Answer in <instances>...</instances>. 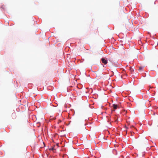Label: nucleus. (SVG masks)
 Listing matches in <instances>:
<instances>
[{
  "label": "nucleus",
  "instance_id": "2",
  "mask_svg": "<svg viewBox=\"0 0 158 158\" xmlns=\"http://www.w3.org/2000/svg\"><path fill=\"white\" fill-rule=\"evenodd\" d=\"M112 107L114 110L116 109L118 107V105L115 104H114L113 105Z\"/></svg>",
  "mask_w": 158,
  "mask_h": 158
},
{
  "label": "nucleus",
  "instance_id": "1",
  "mask_svg": "<svg viewBox=\"0 0 158 158\" xmlns=\"http://www.w3.org/2000/svg\"><path fill=\"white\" fill-rule=\"evenodd\" d=\"M101 61L104 64H106L107 63V60L106 59L104 58H102L101 59Z\"/></svg>",
  "mask_w": 158,
  "mask_h": 158
},
{
  "label": "nucleus",
  "instance_id": "3",
  "mask_svg": "<svg viewBox=\"0 0 158 158\" xmlns=\"http://www.w3.org/2000/svg\"><path fill=\"white\" fill-rule=\"evenodd\" d=\"M56 118L53 117V116H51L50 117V119L52 120H54Z\"/></svg>",
  "mask_w": 158,
  "mask_h": 158
},
{
  "label": "nucleus",
  "instance_id": "6",
  "mask_svg": "<svg viewBox=\"0 0 158 158\" xmlns=\"http://www.w3.org/2000/svg\"><path fill=\"white\" fill-rule=\"evenodd\" d=\"M131 72H133L134 71L133 69H132L131 68Z\"/></svg>",
  "mask_w": 158,
  "mask_h": 158
},
{
  "label": "nucleus",
  "instance_id": "4",
  "mask_svg": "<svg viewBox=\"0 0 158 158\" xmlns=\"http://www.w3.org/2000/svg\"><path fill=\"white\" fill-rule=\"evenodd\" d=\"M153 87H151L150 86V88L148 90V91H152L153 90H152V89H153Z\"/></svg>",
  "mask_w": 158,
  "mask_h": 158
},
{
  "label": "nucleus",
  "instance_id": "5",
  "mask_svg": "<svg viewBox=\"0 0 158 158\" xmlns=\"http://www.w3.org/2000/svg\"><path fill=\"white\" fill-rule=\"evenodd\" d=\"M143 69V68L142 67H139V70H141Z\"/></svg>",
  "mask_w": 158,
  "mask_h": 158
},
{
  "label": "nucleus",
  "instance_id": "7",
  "mask_svg": "<svg viewBox=\"0 0 158 158\" xmlns=\"http://www.w3.org/2000/svg\"><path fill=\"white\" fill-rule=\"evenodd\" d=\"M15 114H14V113H13V114H12V116H15Z\"/></svg>",
  "mask_w": 158,
  "mask_h": 158
}]
</instances>
